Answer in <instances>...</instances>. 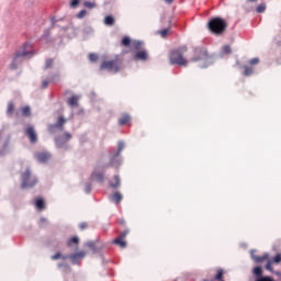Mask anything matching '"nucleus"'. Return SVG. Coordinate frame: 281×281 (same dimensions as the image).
<instances>
[{
    "mask_svg": "<svg viewBox=\"0 0 281 281\" xmlns=\"http://www.w3.org/2000/svg\"><path fill=\"white\" fill-rule=\"evenodd\" d=\"M34 52L32 50V43H24L22 50H19L13 57L12 63L10 64V69H19V66L23 63L25 58H32Z\"/></svg>",
    "mask_w": 281,
    "mask_h": 281,
    "instance_id": "f257e3e1",
    "label": "nucleus"
},
{
    "mask_svg": "<svg viewBox=\"0 0 281 281\" xmlns=\"http://www.w3.org/2000/svg\"><path fill=\"white\" fill-rule=\"evenodd\" d=\"M186 52H188V48L186 46L171 50L169 55V60L171 65L188 67V59L183 58V54H186Z\"/></svg>",
    "mask_w": 281,
    "mask_h": 281,
    "instance_id": "f03ea898",
    "label": "nucleus"
},
{
    "mask_svg": "<svg viewBox=\"0 0 281 281\" xmlns=\"http://www.w3.org/2000/svg\"><path fill=\"white\" fill-rule=\"evenodd\" d=\"M85 256H87L86 251H79V252H75L72 255H63L60 252H56L55 255L52 256V260H59V258H61V260L69 259L70 262H72L74 265H79L80 260H82V258H85Z\"/></svg>",
    "mask_w": 281,
    "mask_h": 281,
    "instance_id": "7ed1b4c3",
    "label": "nucleus"
},
{
    "mask_svg": "<svg viewBox=\"0 0 281 281\" xmlns=\"http://www.w3.org/2000/svg\"><path fill=\"white\" fill-rule=\"evenodd\" d=\"M100 69L110 74H119L120 69H122V63L120 59L104 60L101 63Z\"/></svg>",
    "mask_w": 281,
    "mask_h": 281,
    "instance_id": "20e7f679",
    "label": "nucleus"
},
{
    "mask_svg": "<svg viewBox=\"0 0 281 281\" xmlns=\"http://www.w3.org/2000/svg\"><path fill=\"white\" fill-rule=\"evenodd\" d=\"M207 27L213 32V34H223L225 32V27H227V23H225V20L221 18H214L207 23Z\"/></svg>",
    "mask_w": 281,
    "mask_h": 281,
    "instance_id": "39448f33",
    "label": "nucleus"
},
{
    "mask_svg": "<svg viewBox=\"0 0 281 281\" xmlns=\"http://www.w3.org/2000/svg\"><path fill=\"white\" fill-rule=\"evenodd\" d=\"M22 184L21 188L23 190L29 189V188H34V186H36V183H38V179L36 178V176H32V171L30 169H26L22 176Z\"/></svg>",
    "mask_w": 281,
    "mask_h": 281,
    "instance_id": "423d86ee",
    "label": "nucleus"
},
{
    "mask_svg": "<svg viewBox=\"0 0 281 281\" xmlns=\"http://www.w3.org/2000/svg\"><path fill=\"white\" fill-rule=\"evenodd\" d=\"M194 54L195 56L192 58L193 63L199 60H203L205 63L204 66H200L201 69H205V67L212 65V57L207 56V50L205 48H195Z\"/></svg>",
    "mask_w": 281,
    "mask_h": 281,
    "instance_id": "0eeeda50",
    "label": "nucleus"
},
{
    "mask_svg": "<svg viewBox=\"0 0 281 281\" xmlns=\"http://www.w3.org/2000/svg\"><path fill=\"white\" fill-rule=\"evenodd\" d=\"M74 136L69 132H65L54 138L56 148H61L63 150H69V142Z\"/></svg>",
    "mask_w": 281,
    "mask_h": 281,
    "instance_id": "6e6552de",
    "label": "nucleus"
},
{
    "mask_svg": "<svg viewBox=\"0 0 281 281\" xmlns=\"http://www.w3.org/2000/svg\"><path fill=\"white\" fill-rule=\"evenodd\" d=\"M124 148H126V144L124 143V140H120L117 143L116 153L110 159V166L117 168L119 166L122 165V157H120V155H122V150H124Z\"/></svg>",
    "mask_w": 281,
    "mask_h": 281,
    "instance_id": "1a4fd4ad",
    "label": "nucleus"
},
{
    "mask_svg": "<svg viewBox=\"0 0 281 281\" xmlns=\"http://www.w3.org/2000/svg\"><path fill=\"white\" fill-rule=\"evenodd\" d=\"M65 124H67V119L65 116H58L55 124L49 125V133H56L57 131H65Z\"/></svg>",
    "mask_w": 281,
    "mask_h": 281,
    "instance_id": "9d476101",
    "label": "nucleus"
},
{
    "mask_svg": "<svg viewBox=\"0 0 281 281\" xmlns=\"http://www.w3.org/2000/svg\"><path fill=\"white\" fill-rule=\"evenodd\" d=\"M50 158H52V154H49L47 151H40V153L35 154V159L40 164H47V161H49Z\"/></svg>",
    "mask_w": 281,
    "mask_h": 281,
    "instance_id": "9b49d317",
    "label": "nucleus"
},
{
    "mask_svg": "<svg viewBox=\"0 0 281 281\" xmlns=\"http://www.w3.org/2000/svg\"><path fill=\"white\" fill-rule=\"evenodd\" d=\"M133 60H138L140 63H146L148 60V52L146 49L138 50L134 54Z\"/></svg>",
    "mask_w": 281,
    "mask_h": 281,
    "instance_id": "f8f14e48",
    "label": "nucleus"
},
{
    "mask_svg": "<svg viewBox=\"0 0 281 281\" xmlns=\"http://www.w3.org/2000/svg\"><path fill=\"white\" fill-rule=\"evenodd\" d=\"M31 144H36L38 136L36 135V131H34V127L30 126L25 131Z\"/></svg>",
    "mask_w": 281,
    "mask_h": 281,
    "instance_id": "ddd939ff",
    "label": "nucleus"
},
{
    "mask_svg": "<svg viewBox=\"0 0 281 281\" xmlns=\"http://www.w3.org/2000/svg\"><path fill=\"white\" fill-rule=\"evenodd\" d=\"M255 250L250 251L251 259L260 265V262H265V260H269V254L266 252L262 256H256L254 255Z\"/></svg>",
    "mask_w": 281,
    "mask_h": 281,
    "instance_id": "4468645a",
    "label": "nucleus"
},
{
    "mask_svg": "<svg viewBox=\"0 0 281 281\" xmlns=\"http://www.w3.org/2000/svg\"><path fill=\"white\" fill-rule=\"evenodd\" d=\"M8 153H10V136H8L4 140V143L2 144V146L0 147V155H8Z\"/></svg>",
    "mask_w": 281,
    "mask_h": 281,
    "instance_id": "2eb2a0df",
    "label": "nucleus"
},
{
    "mask_svg": "<svg viewBox=\"0 0 281 281\" xmlns=\"http://www.w3.org/2000/svg\"><path fill=\"white\" fill-rule=\"evenodd\" d=\"M90 179H91L92 181H99V183H102V181H104V173H103V172H100V171H98V169H95V170L91 173Z\"/></svg>",
    "mask_w": 281,
    "mask_h": 281,
    "instance_id": "dca6fc26",
    "label": "nucleus"
},
{
    "mask_svg": "<svg viewBox=\"0 0 281 281\" xmlns=\"http://www.w3.org/2000/svg\"><path fill=\"white\" fill-rule=\"evenodd\" d=\"M122 193L120 192H115L112 195H110V201H112V203H115L116 205H120V203H122Z\"/></svg>",
    "mask_w": 281,
    "mask_h": 281,
    "instance_id": "f3484780",
    "label": "nucleus"
},
{
    "mask_svg": "<svg viewBox=\"0 0 281 281\" xmlns=\"http://www.w3.org/2000/svg\"><path fill=\"white\" fill-rule=\"evenodd\" d=\"M104 25H108V27H113L115 25V18L113 15H108L103 20Z\"/></svg>",
    "mask_w": 281,
    "mask_h": 281,
    "instance_id": "a211bd4d",
    "label": "nucleus"
},
{
    "mask_svg": "<svg viewBox=\"0 0 281 281\" xmlns=\"http://www.w3.org/2000/svg\"><path fill=\"white\" fill-rule=\"evenodd\" d=\"M131 122V115L128 114H123L120 119H119V124L120 126H124L126 124H128Z\"/></svg>",
    "mask_w": 281,
    "mask_h": 281,
    "instance_id": "6ab92c4d",
    "label": "nucleus"
},
{
    "mask_svg": "<svg viewBox=\"0 0 281 281\" xmlns=\"http://www.w3.org/2000/svg\"><path fill=\"white\" fill-rule=\"evenodd\" d=\"M78 100H80V97L72 95L70 99H68V105L74 109V106H78Z\"/></svg>",
    "mask_w": 281,
    "mask_h": 281,
    "instance_id": "aec40b11",
    "label": "nucleus"
},
{
    "mask_svg": "<svg viewBox=\"0 0 281 281\" xmlns=\"http://www.w3.org/2000/svg\"><path fill=\"white\" fill-rule=\"evenodd\" d=\"M252 273L256 277V280H257V278H265V276H262V267H260V266L255 267L252 269Z\"/></svg>",
    "mask_w": 281,
    "mask_h": 281,
    "instance_id": "412c9836",
    "label": "nucleus"
},
{
    "mask_svg": "<svg viewBox=\"0 0 281 281\" xmlns=\"http://www.w3.org/2000/svg\"><path fill=\"white\" fill-rule=\"evenodd\" d=\"M35 207L40 211L45 210V200L42 198L35 200Z\"/></svg>",
    "mask_w": 281,
    "mask_h": 281,
    "instance_id": "4be33fe9",
    "label": "nucleus"
},
{
    "mask_svg": "<svg viewBox=\"0 0 281 281\" xmlns=\"http://www.w3.org/2000/svg\"><path fill=\"white\" fill-rule=\"evenodd\" d=\"M144 45V42L134 40L132 42V47L136 49L137 52H142V46Z\"/></svg>",
    "mask_w": 281,
    "mask_h": 281,
    "instance_id": "5701e85b",
    "label": "nucleus"
},
{
    "mask_svg": "<svg viewBox=\"0 0 281 281\" xmlns=\"http://www.w3.org/2000/svg\"><path fill=\"white\" fill-rule=\"evenodd\" d=\"M58 268L64 271V273H71V268L67 262L58 263Z\"/></svg>",
    "mask_w": 281,
    "mask_h": 281,
    "instance_id": "b1692460",
    "label": "nucleus"
},
{
    "mask_svg": "<svg viewBox=\"0 0 281 281\" xmlns=\"http://www.w3.org/2000/svg\"><path fill=\"white\" fill-rule=\"evenodd\" d=\"M122 184V181L120 180V176H114V182H110V187L114 188L116 190V188H120V186Z\"/></svg>",
    "mask_w": 281,
    "mask_h": 281,
    "instance_id": "393cba45",
    "label": "nucleus"
},
{
    "mask_svg": "<svg viewBox=\"0 0 281 281\" xmlns=\"http://www.w3.org/2000/svg\"><path fill=\"white\" fill-rule=\"evenodd\" d=\"M114 245H119V247H122V249H124L126 247V241L121 237H117L116 239H114Z\"/></svg>",
    "mask_w": 281,
    "mask_h": 281,
    "instance_id": "a878e982",
    "label": "nucleus"
},
{
    "mask_svg": "<svg viewBox=\"0 0 281 281\" xmlns=\"http://www.w3.org/2000/svg\"><path fill=\"white\" fill-rule=\"evenodd\" d=\"M12 113H14V103L11 101L8 103L7 115H12Z\"/></svg>",
    "mask_w": 281,
    "mask_h": 281,
    "instance_id": "bb28decb",
    "label": "nucleus"
},
{
    "mask_svg": "<svg viewBox=\"0 0 281 281\" xmlns=\"http://www.w3.org/2000/svg\"><path fill=\"white\" fill-rule=\"evenodd\" d=\"M244 69V76H254V68L245 66Z\"/></svg>",
    "mask_w": 281,
    "mask_h": 281,
    "instance_id": "cd10ccee",
    "label": "nucleus"
},
{
    "mask_svg": "<svg viewBox=\"0 0 281 281\" xmlns=\"http://www.w3.org/2000/svg\"><path fill=\"white\" fill-rule=\"evenodd\" d=\"M122 45H123V47H130L131 46V37H128V36L123 37Z\"/></svg>",
    "mask_w": 281,
    "mask_h": 281,
    "instance_id": "c85d7f7f",
    "label": "nucleus"
},
{
    "mask_svg": "<svg viewBox=\"0 0 281 281\" xmlns=\"http://www.w3.org/2000/svg\"><path fill=\"white\" fill-rule=\"evenodd\" d=\"M270 260H271V262H272L273 265H280V262H281V254H277V256L273 257V258L270 259Z\"/></svg>",
    "mask_w": 281,
    "mask_h": 281,
    "instance_id": "c756f323",
    "label": "nucleus"
},
{
    "mask_svg": "<svg viewBox=\"0 0 281 281\" xmlns=\"http://www.w3.org/2000/svg\"><path fill=\"white\" fill-rule=\"evenodd\" d=\"M85 8H88L89 10H93L95 8V2L86 1L83 2Z\"/></svg>",
    "mask_w": 281,
    "mask_h": 281,
    "instance_id": "7c9ffc66",
    "label": "nucleus"
},
{
    "mask_svg": "<svg viewBox=\"0 0 281 281\" xmlns=\"http://www.w3.org/2000/svg\"><path fill=\"white\" fill-rule=\"evenodd\" d=\"M265 10H267V4H265V3H261L257 7L258 14H262V12H265Z\"/></svg>",
    "mask_w": 281,
    "mask_h": 281,
    "instance_id": "2f4dec72",
    "label": "nucleus"
},
{
    "mask_svg": "<svg viewBox=\"0 0 281 281\" xmlns=\"http://www.w3.org/2000/svg\"><path fill=\"white\" fill-rule=\"evenodd\" d=\"M273 263L271 262V260L269 259L268 262L266 263V270L270 271V273H274L273 271Z\"/></svg>",
    "mask_w": 281,
    "mask_h": 281,
    "instance_id": "473e14b6",
    "label": "nucleus"
},
{
    "mask_svg": "<svg viewBox=\"0 0 281 281\" xmlns=\"http://www.w3.org/2000/svg\"><path fill=\"white\" fill-rule=\"evenodd\" d=\"M80 1L82 0H70V8L76 9L80 5Z\"/></svg>",
    "mask_w": 281,
    "mask_h": 281,
    "instance_id": "72a5a7b5",
    "label": "nucleus"
},
{
    "mask_svg": "<svg viewBox=\"0 0 281 281\" xmlns=\"http://www.w3.org/2000/svg\"><path fill=\"white\" fill-rule=\"evenodd\" d=\"M89 60H90V63H97L98 61V54L91 53L89 55Z\"/></svg>",
    "mask_w": 281,
    "mask_h": 281,
    "instance_id": "f704fd0d",
    "label": "nucleus"
},
{
    "mask_svg": "<svg viewBox=\"0 0 281 281\" xmlns=\"http://www.w3.org/2000/svg\"><path fill=\"white\" fill-rule=\"evenodd\" d=\"M87 247H89V249H92L93 251H98V249L95 248V243L93 241H88Z\"/></svg>",
    "mask_w": 281,
    "mask_h": 281,
    "instance_id": "c9c22d12",
    "label": "nucleus"
},
{
    "mask_svg": "<svg viewBox=\"0 0 281 281\" xmlns=\"http://www.w3.org/2000/svg\"><path fill=\"white\" fill-rule=\"evenodd\" d=\"M52 65H54V59H47L45 63V69H50Z\"/></svg>",
    "mask_w": 281,
    "mask_h": 281,
    "instance_id": "e433bc0d",
    "label": "nucleus"
},
{
    "mask_svg": "<svg viewBox=\"0 0 281 281\" xmlns=\"http://www.w3.org/2000/svg\"><path fill=\"white\" fill-rule=\"evenodd\" d=\"M71 243H74L75 245H78V243H79L78 237H72V238L69 239V241H68L69 247H71Z\"/></svg>",
    "mask_w": 281,
    "mask_h": 281,
    "instance_id": "4c0bfd02",
    "label": "nucleus"
},
{
    "mask_svg": "<svg viewBox=\"0 0 281 281\" xmlns=\"http://www.w3.org/2000/svg\"><path fill=\"white\" fill-rule=\"evenodd\" d=\"M86 14H87V10H81L78 14H77V19H85V16H86Z\"/></svg>",
    "mask_w": 281,
    "mask_h": 281,
    "instance_id": "58836bf2",
    "label": "nucleus"
},
{
    "mask_svg": "<svg viewBox=\"0 0 281 281\" xmlns=\"http://www.w3.org/2000/svg\"><path fill=\"white\" fill-rule=\"evenodd\" d=\"M222 52L223 54H232V48L229 47V45H226L223 47Z\"/></svg>",
    "mask_w": 281,
    "mask_h": 281,
    "instance_id": "ea45409f",
    "label": "nucleus"
},
{
    "mask_svg": "<svg viewBox=\"0 0 281 281\" xmlns=\"http://www.w3.org/2000/svg\"><path fill=\"white\" fill-rule=\"evenodd\" d=\"M30 111H31V110H30V106H27V105L24 106V108H22V114H23V115H30Z\"/></svg>",
    "mask_w": 281,
    "mask_h": 281,
    "instance_id": "a19ab883",
    "label": "nucleus"
},
{
    "mask_svg": "<svg viewBox=\"0 0 281 281\" xmlns=\"http://www.w3.org/2000/svg\"><path fill=\"white\" fill-rule=\"evenodd\" d=\"M85 192H86V194H90L91 193V183H86Z\"/></svg>",
    "mask_w": 281,
    "mask_h": 281,
    "instance_id": "79ce46f5",
    "label": "nucleus"
},
{
    "mask_svg": "<svg viewBox=\"0 0 281 281\" xmlns=\"http://www.w3.org/2000/svg\"><path fill=\"white\" fill-rule=\"evenodd\" d=\"M258 63H260V59L258 57H255L249 60V65H258Z\"/></svg>",
    "mask_w": 281,
    "mask_h": 281,
    "instance_id": "37998d69",
    "label": "nucleus"
},
{
    "mask_svg": "<svg viewBox=\"0 0 281 281\" xmlns=\"http://www.w3.org/2000/svg\"><path fill=\"white\" fill-rule=\"evenodd\" d=\"M215 280H223V270H218L217 274L215 276Z\"/></svg>",
    "mask_w": 281,
    "mask_h": 281,
    "instance_id": "c03bdc74",
    "label": "nucleus"
},
{
    "mask_svg": "<svg viewBox=\"0 0 281 281\" xmlns=\"http://www.w3.org/2000/svg\"><path fill=\"white\" fill-rule=\"evenodd\" d=\"M128 229H125L123 233L120 234L119 238L125 239L128 236Z\"/></svg>",
    "mask_w": 281,
    "mask_h": 281,
    "instance_id": "a18cd8bd",
    "label": "nucleus"
},
{
    "mask_svg": "<svg viewBox=\"0 0 281 281\" xmlns=\"http://www.w3.org/2000/svg\"><path fill=\"white\" fill-rule=\"evenodd\" d=\"M160 35L162 36V38H166V36H168V29H164L162 31H160Z\"/></svg>",
    "mask_w": 281,
    "mask_h": 281,
    "instance_id": "49530a36",
    "label": "nucleus"
},
{
    "mask_svg": "<svg viewBox=\"0 0 281 281\" xmlns=\"http://www.w3.org/2000/svg\"><path fill=\"white\" fill-rule=\"evenodd\" d=\"M48 86H49V81L44 80V81L42 82V88H43V89H47Z\"/></svg>",
    "mask_w": 281,
    "mask_h": 281,
    "instance_id": "de8ad7c7",
    "label": "nucleus"
},
{
    "mask_svg": "<svg viewBox=\"0 0 281 281\" xmlns=\"http://www.w3.org/2000/svg\"><path fill=\"white\" fill-rule=\"evenodd\" d=\"M79 228L80 229H87V223H80Z\"/></svg>",
    "mask_w": 281,
    "mask_h": 281,
    "instance_id": "09e8293b",
    "label": "nucleus"
},
{
    "mask_svg": "<svg viewBox=\"0 0 281 281\" xmlns=\"http://www.w3.org/2000/svg\"><path fill=\"white\" fill-rule=\"evenodd\" d=\"M50 23H52V25H54V24L58 23V20H56V18H52Z\"/></svg>",
    "mask_w": 281,
    "mask_h": 281,
    "instance_id": "8fccbe9b",
    "label": "nucleus"
},
{
    "mask_svg": "<svg viewBox=\"0 0 281 281\" xmlns=\"http://www.w3.org/2000/svg\"><path fill=\"white\" fill-rule=\"evenodd\" d=\"M47 36H49V30H46V31L44 32L43 38H47Z\"/></svg>",
    "mask_w": 281,
    "mask_h": 281,
    "instance_id": "3c124183",
    "label": "nucleus"
},
{
    "mask_svg": "<svg viewBox=\"0 0 281 281\" xmlns=\"http://www.w3.org/2000/svg\"><path fill=\"white\" fill-rule=\"evenodd\" d=\"M41 223H47V218L42 217V218H41Z\"/></svg>",
    "mask_w": 281,
    "mask_h": 281,
    "instance_id": "603ef678",
    "label": "nucleus"
},
{
    "mask_svg": "<svg viewBox=\"0 0 281 281\" xmlns=\"http://www.w3.org/2000/svg\"><path fill=\"white\" fill-rule=\"evenodd\" d=\"M3 137V130L0 131V139Z\"/></svg>",
    "mask_w": 281,
    "mask_h": 281,
    "instance_id": "864d4df0",
    "label": "nucleus"
},
{
    "mask_svg": "<svg viewBox=\"0 0 281 281\" xmlns=\"http://www.w3.org/2000/svg\"><path fill=\"white\" fill-rule=\"evenodd\" d=\"M166 3H172V0H165Z\"/></svg>",
    "mask_w": 281,
    "mask_h": 281,
    "instance_id": "5fc2aeb1",
    "label": "nucleus"
},
{
    "mask_svg": "<svg viewBox=\"0 0 281 281\" xmlns=\"http://www.w3.org/2000/svg\"><path fill=\"white\" fill-rule=\"evenodd\" d=\"M250 3H255L256 1H258V0H248Z\"/></svg>",
    "mask_w": 281,
    "mask_h": 281,
    "instance_id": "6e6d98bb",
    "label": "nucleus"
},
{
    "mask_svg": "<svg viewBox=\"0 0 281 281\" xmlns=\"http://www.w3.org/2000/svg\"><path fill=\"white\" fill-rule=\"evenodd\" d=\"M120 223H121V225H124V220H121V222H120Z\"/></svg>",
    "mask_w": 281,
    "mask_h": 281,
    "instance_id": "4d7b16f0",
    "label": "nucleus"
},
{
    "mask_svg": "<svg viewBox=\"0 0 281 281\" xmlns=\"http://www.w3.org/2000/svg\"><path fill=\"white\" fill-rule=\"evenodd\" d=\"M276 273V276H280V272H274Z\"/></svg>",
    "mask_w": 281,
    "mask_h": 281,
    "instance_id": "13d9d810",
    "label": "nucleus"
},
{
    "mask_svg": "<svg viewBox=\"0 0 281 281\" xmlns=\"http://www.w3.org/2000/svg\"><path fill=\"white\" fill-rule=\"evenodd\" d=\"M279 65H281V59L278 60Z\"/></svg>",
    "mask_w": 281,
    "mask_h": 281,
    "instance_id": "bf43d9fd",
    "label": "nucleus"
}]
</instances>
